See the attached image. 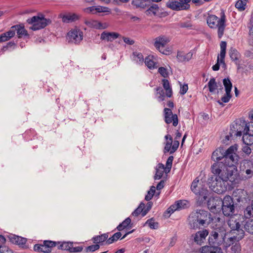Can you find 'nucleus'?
I'll list each match as a JSON object with an SVG mask.
<instances>
[{
  "mask_svg": "<svg viewBox=\"0 0 253 253\" xmlns=\"http://www.w3.org/2000/svg\"><path fill=\"white\" fill-rule=\"evenodd\" d=\"M215 175L209 179L210 188L215 193L222 194L227 190V181L233 182L236 178V166L225 167L222 163H214L211 166Z\"/></svg>",
  "mask_w": 253,
  "mask_h": 253,
  "instance_id": "1",
  "label": "nucleus"
},
{
  "mask_svg": "<svg viewBox=\"0 0 253 253\" xmlns=\"http://www.w3.org/2000/svg\"><path fill=\"white\" fill-rule=\"evenodd\" d=\"M237 146L236 145L230 146L224 151L222 147L216 149L212 154L211 159L215 163H222L226 168L230 166H236L238 159L236 154Z\"/></svg>",
  "mask_w": 253,
  "mask_h": 253,
  "instance_id": "2",
  "label": "nucleus"
},
{
  "mask_svg": "<svg viewBox=\"0 0 253 253\" xmlns=\"http://www.w3.org/2000/svg\"><path fill=\"white\" fill-rule=\"evenodd\" d=\"M228 236L226 230L223 226H219L214 228L210 234L209 243L210 245L216 246L227 249L234 242L232 238Z\"/></svg>",
  "mask_w": 253,
  "mask_h": 253,
  "instance_id": "3",
  "label": "nucleus"
},
{
  "mask_svg": "<svg viewBox=\"0 0 253 253\" xmlns=\"http://www.w3.org/2000/svg\"><path fill=\"white\" fill-rule=\"evenodd\" d=\"M189 224L192 229H198L208 225L212 220L211 214L208 211L200 210L193 211L189 215Z\"/></svg>",
  "mask_w": 253,
  "mask_h": 253,
  "instance_id": "4",
  "label": "nucleus"
},
{
  "mask_svg": "<svg viewBox=\"0 0 253 253\" xmlns=\"http://www.w3.org/2000/svg\"><path fill=\"white\" fill-rule=\"evenodd\" d=\"M207 23L211 29H217V35L221 38L223 34L226 27V16L223 11L221 12L219 18L213 14H208L206 18Z\"/></svg>",
  "mask_w": 253,
  "mask_h": 253,
  "instance_id": "5",
  "label": "nucleus"
},
{
  "mask_svg": "<svg viewBox=\"0 0 253 253\" xmlns=\"http://www.w3.org/2000/svg\"><path fill=\"white\" fill-rule=\"evenodd\" d=\"M228 225L231 229V236L232 238V240L235 243L236 241H239L245 236V232L241 228L240 222L234 218H231L228 221Z\"/></svg>",
  "mask_w": 253,
  "mask_h": 253,
  "instance_id": "6",
  "label": "nucleus"
},
{
  "mask_svg": "<svg viewBox=\"0 0 253 253\" xmlns=\"http://www.w3.org/2000/svg\"><path fill=\"white\" fill-rule=\"evenodd\" d=\"M191 189L193 193L199 196V200L202 203L207 200L210 194L203 183L200 182L197 178L192 182Z\"/></svg>",
  "mask_w": 253,
  "mask_h": 253,
  "instance_id": "7",
  "label": "nucleus"
},
{
  "mask_svg": "<svg viewBox=\"0 0 253 253\" xmlns=\"http://www.w3.org/2000/svg\"><path fill=\"white\" fill-rule=\"evenodd\" d=\"M27 22L32 26L31 29L34 31L38 30L45 27L50 23L49 19L45 18L43 15L35 16L27 19Z\"/></svg>",
  "mask_w": 253,
  "mask_h": 253,
  "instance_id": "8",
  "label": "nucleus"
},
{
  "mask_svg": "<svg viewBox=\"0 0 253 253\" xmlns=\"http://www.w3.org/2000/svg\"><path fill=\"white\" fill-rule=\"evenodd\" d=\"M235 208V204L231 196L227 195L222 199L221 210L225 216H230L234 214Z\"/></svg>",
  "mask_w": 253,
  "mask_h": 253,
  "instance_id": "9",
  "label": "nucleus"
},
{
  "mask_svg": "<svg viewBox=\"0 0 253 253\" xmlns=\"http://www.w3.org/2000/svg\"><path fill=\"white\" fill-rule=\"evenodd\" d=\"M247 132V123L244 120H239L231 126L230 135L241 136Z\"/></svg>",
  "mask_w": 253,
  "mask_h": 253,
  "instance_id": "10",
  "label": "nucleus"
},
{
  "mask_svg": "<svg viewBox=\"0 0 253 253\" xmlns=\"http://www.w3.org/2000/svg\"><path fill=\"white\" fill-rule=\"evenodd\" d=\"M169 42V39L165 36H160L155 39L154 45L155 47L164 54H168L169 51L166 49V46Z\"/></svg>",
  "mask_w": 253,
  "mask_h": 253,
  "instance_id": "11",
  "label": "nucleus"
},
{
  "mask_svg": "<svg viewBox=\"0 0 253 253\" xmlns=\"http://www.w3.org/2000/svg\"><path fill=\"white\" fill-rule=\"evenodd\" d=\"M166 5L169 8L176 11L187 10L190 8V4L183 0H169L166 2Z\"/></svg>",
  "mask_w": 253,
  "mask_h": 253,
  "instance_id": "12",
  "label": "nucleus"
},
{
  "mask_svg": "<svg viewBox=\"0 0 253 253\" xmlns=\"http://www.w3.org/2000/svg\"><path fill=\"white\" fill-rule=\"evenodd\" d=\"M222 199L218 197H211L207 201L209 210L213 212H217L221 210Z\"/></svg>",
  "mask_w": 253,
  "mask_h": 253,
  "instance_id": "13",
  "label": "nucleus"
},
{
  "mask_svg": "<svg viewBox=\"0 0 253 253\" xmlns=\"http://www.w3.org/2000/svg\"><path fill=\"white\" fill-rule=\"evenodd\" d=\"M67 38L69 42L77 44L83 40V33L79 29L72 30L68 32Z\"/></svg>",
  "mask_w": 253,
  "mask_h": 253,
  "instance_id": "14",
  "label": "nucleus"
},
{
  "mask_svg": "<svg viewBox=\"0 0 253 253\" xmlns=\"http://www.w3.org/2000/svg\"><path fill=\"white\" fill-rule=\"evenodd\" d=\"M164 117L165 121L167 124L172 123L174 126H177L178 123L177 116L176 114H173L171 109L167 108L164 109Z\"/></svg>",
  "mask_w": 253,
  "mask_h": 253,
  "instance_id": "15",
  "label": "nucleus"
},
{
  "mask_svg": "<svg viewBox=\"0 0 253 253\" xmlns=\"http://www.w3.org/2000/svg\"><path fill=\"white\" fill-rule=\"evenodd\" d=\"M189 202L187 200H179L170 206L167 210V212L169 213H172L176 210H180L187 208Z\"/></svg>",
  "mask_w": 253,
  "mask_h": 253,
  "instance_id": "16",
  "label": "nucleus"
},
{
  "mask_svg": "<svg viewBox=\"0 0 253 253\" xmlns=\"http://www.w3.org/2000/svg\"><path fill=\"white\" fill-rule=\"evenodd\" d=\"M209 233V231L207 229H203L198 231L193 235L194 242L198 245H202L204 243Z\"/></svg>",
  "mask_w": 253,
  "mask_h": 253,
  "instance_id": "17",
  "label": "nucleus"
},
{
  "mask_svg": "<svg viewBox=\"0 0 253 253\" xmlns=\"http://www.w3.org/2000/svg\"><path fill=\"white\" fill-rule=\"evenodd\" d=\"M250 165H252L251 163L248 161H244L241 165L240 170L246 174V179L251 178L253 175V167H250Z\"/></svg>",
  "mask_w": 253,
  "mask_h": 253,
  "instance_id": "18",
  "label": "nucleus"
},
{
  "mask_svg": "<svg viewBox=\"0 0 253 253\" xmlns=\"http://www.w3.org/2000/svg\"><path fill=\"white\" fill-rule=\"evenodd\" d=\"M120 34L116 32H103L100 36V39L102 41L107 42H112L120 37Z\"/></svg>",
  "mask_w": 253,
  "mask_h": 253,
  "instance_id": "19",
  "label": "nucleus"
},
{
  "mask_svg": "<svg viewBox=\"0 0 253 253\" xmlns=\"http://www.w3.org/2000/svg\"><path fill=\"white\" fill-rule=\"evenodd\" d=\"M10 29L14 32V36L16 32L18 38L28 36V32L23 26L20 25H14L12 26Z\"/></svg>",
  "mask_w": 253,
  "mask_h": 253,
  "instance_id": "20",
  "label": "nucleus"
},
{
  "mask_svg": "<svg viewBox=\"0 0 253 253\" xmlns=\"http://www.w3.org/2000/svg\"><path fill=\"white\" fill-rule=\"evenodd\" d=\"M8 238L12 243L21 247L24 246L27 242L26 238L15 235H10L8 236Z\"/></svg>",
  "mask_w": 253,
  "mask_h": 253,
  "instance_id": "21",
  "label": "nucleus"
},
{
  "mask_svg": "<svg viewBox=\"0 0 253 253\" xmlns=\"http://www.w3.org/2000/svg\"><path fill=\"white\" fill-rule=\"evenodd\" d=\"M202 253H223L221 248L218 246L210 245L203 247Z\"/></svg>",
  "mask_w": 253,
  "mask_h": 253,
  "instance_id": "22",
  "label": "nucleus"
},
{
  "mask_svg": "<svg viewBox=\"0 0 253 253\" xmlns=\"http://www.w3.org/2000/svg\"><path fill=\"white\" fill-rule=\"evenodd\" d=\"M144 62L145 65L150 70L154 69L158 67L156 58L154 56L149 55L146 57Z\"/></svg>",
  "mask_w": 253,
  "mask_h": 253,
  "instance_id": "23",
  "label": "nucleus"
},
{
  "mask_svg": "<svg viewBox=\"0 0 253 253\" xmlns=\"http://www.w3.org/2000/svg\"><path fill=\"white\" fill-rule=\"evenodd\" d=\"M229 55L231 59L235 62L236 65H239V59L240 57V54L236 49L231 47L229 51Z\"/></svg>",
  "mask_w": 253,
  "mask_h": 253,
  "instance_id": "24",
  "label": "nucleus"
},
{
  "mask_svg": "<svg viewBox=\"0 0 253 253\" xmlns=\"http://www.w3.org/2000/svg\"><path fill=\"white\" fill-rule=\"evenodd\" d=\"M85 24L89 27L96 29H104L107 28L106 24H103L96 20H90L86 21Z\"/></svg>",
  "mask_w": 253,
  "mask_h": 253,
  "instance_id": "25",
  "label": "nucleus"
},
{
  "mask_svg": "<svg viewBox=\"0 0 253 253\" xmlns=\"http://www.w3.org/2000/svg\"><path fill=\"white\" fill-rule=\"evenodd\" d=\"M220 57L219 60L220 63L223 65V66H225V63L224 62V58L226 54V42L224 41H222L220 44Z\"/></svg>",
  "mask_w": 253,
  "mask_h": 253,
  "instance_id": "26",
  "label": "nucleus"
},
{
  "mask_svg": "<svg viewBox=\"0 0 253 253\" xmlns=\"http://www.w3.org/2000/svg\"><path fill=\"white\" fill-rule=\"evenodd\" d=\"M164 171H165V166L163 164L159 163L156 168V173L154 177V179H160L163 175Z\"/></svg>",
  "mask_w": 253,
  "mask_h": 253,
  "instance_id": "27",
  "label": "nucleus"
},
{
  "mask_svg": "<svg viewBox=\"0 0 253 253\" xmlns=\"http://www.w3.org/2000/svg\"><path fill=\"white\" fill-rule=\"evenodd\" d=\"M193 53L189 52L187 53H184L183 52H178L177 58L180 62H186L189 61L192 57Z\"/></svg>",
  "mask_w": 253,
  "mask_h": 253,
  "instance_id": "28",
  "label": "nucleus"
},
{
  "mask_svg": "<svg viewBox=\"0 0 253 253\" xmlns=\"http://www.w3.org/2000/svg\"><path fill=\"white\" fill-rule=\"evenodd\" d=\"M108 235L107 233H104L101 235L95 236L92 238V241L95 244H100L103 245V243L106 242L108 239Z\"/></svg>",
  "mask_w": 253,
  "mask_h": 253,
  "instance_id": "29",
  "label": "nucleus"
},
{
  "mask_svg": "<svg viewBox=\"0 0 253 253\" xmlns=\"http://www.w3.org/2000/svg\"><path fill=\"white\" fill-rule=\"evenodd\" d=\"M163 86L166 90V95L168 97H171L172 95V89L170 86L169 83L167 79L162 80Z\"/></svg>",
  "mask_w": 253,
  "mask_h": 253,
  "instance_id": "30",
  "label": "nucleus"
},
{
  "mask_svg": "<svg viewBox=\"0 0 253 253\" xmlns=\"http://www.w3.org/2000/svg\"><path fill=\"white\" fill-rule=\"evenodd\" d=\"M243 141L245 144L247 145H251L253 144V133H251L249 132H247L243 135Z\"/></svg>",
  "mask_w": 253,
  "mask_h": 253,
  "instance_id": "31",
  "label": "nucleus"
},
{
  "mask_svg": "<svg viewBox=\"0 0 253 253\" xmlns=\"http://www.w3.org/2000/svg\"><path fill=\"white\" fill-rule=\"evenodd\" d=\"M13 36L14 32L10 29L8 31L0 35V42L7 41Z\"/></svg>",
  "mask_w": 253,
  "mask_h": 253,
  "instance_id": "32",
  "label": "nucleus"
},
{
  "mask_svg": "<svg viewBox=\"0 0 253 253\" xmlns=\"http://www.w3.org/2000/svg\"><path fill=\"white\" fill-rule=\"evenodd\" d=\"M165 138L167 140L165 147L164 148V153L169 152L170 151L171 145L172 144V138L170 135H167L165 136Z\"/></svg>",
  "mask_w": 253,
  "mask_h": 253,
  "instance_id": "33",
  "label": "nucleus"
},
{
  "mask_svg": "<svg viewBox=\"0 0 253 253\" xmlns=\"http://www.w3.org/2000/svg\"><path fill=\"white\" fill-rule=\"evenodd\" d=\"M133 59L138 64H142L144 62V57L141 53L134 52L133 53Z\"/></svg>",
  "mask_w": 253,
  "mask_h": 253,
  "instance_id": "34",
  "label": "nucleus"
},
{
  "mask_svg": "<svg viewBox=\"0 0 253 253\" xmlns=\"http://www.w3.org/2000/svg\"><path fill=\"white\" fill-rule=\"evenodd\" d=\"M121 236H122V233L120 232H118L115 233L114 234H113V235L111 237L108 238L107 240V241L105 243V244L106 245H110L115 242H116L120 238Z\"/></svg>",
  "mask_w": 253,
  "mask_h": 253,
  "instance_id": "35",
  "label": "nucleus"
},
{
  "mask_svg": "<svg viewBox=\"0 0 253 253\" xmlns=\"http://www.w3.org/2000/svg\"><path fill=\"white\" fill-rule=\"evenodd\" d=\"M48 253L51 252L53 247L60 244V242H54L49 240H45L43 242Z\"/></svg>",
  "mask_w": 253,
  "mask_h": 253,
  "instance_id": "36",
  "label": "nucleus"
},
{
  "mask_svg": "<svg viewBox=\"0 0 253 253\" xmlns=\"http://www.w3.org/2000/svg\"><path fill=\"white\" fill-rule=\"evenodd\" d=\"M244 228L247 232L253 234V219L247 220L244 225Z\"/></svg>",
  "mask_w": 253,
  "mask_h": 253,
  "instance_id": "37",
  "label": "nucleus"
},
{
  "mask_svg": "<svg viewBox=\"0 0 253 253\" xmlns=\"http://www.w3.org/2000/svg\"><path fill=\"white\" fill-rule=\"evenodd\" d=\"M72 244L73 242H60V244H58L59 245L58 246V249L69 252Z\"/></svg>",
  "mask_w": 253,
  "mask_h": 253,
  "instance_id": "38",
  "label": "nucleus"
},
{
  "mask_svg": "<svg viewBox=\"0 0 253 253\" xmlns=\"http://www.w3.org/2000/svg\"><path fill=\"white\" fill-rule=\"evenodd\" d=\"M244 216L246 218H250L251 217L253 216V204H252L251 205L248 206L245 209L244 211Z\"/></svg>",
  "mask_w": 253,
  "mask_h": 253,
  "instance_id": "39",
  "label": "nucleus"
},
{
  "mask_svg": "<svg viewBox=\"0 0 253 253\" xmlns=\"http://www.w3.org/2000/svg\"><path fill=\"white\" fill-rule=\"evenodd\" d=\"M248 0H239L235 4V7L240 11H244L246 9Z\"/></svg>",
  "mask_w": 253,
  "mask_h": 253,
  "instance_id": "40",
  "label": "nucleus"
},
{
  "mask_svg": "<svg viewBox=\"0 0 253 253\" xmlns=\"http://www.w3.org/2000/svg\"><path fill=\"white\" fill-rule=\"evenodd\" d=\"M208 87L210 92H213L217 87L215 79L212 78L210 79L208 83Z\"/></svg>",
  "mask_w": 253,
  "mask_h": 253,
  "instance_id": "41",
  "label": "nucleus"
},
{
  "mask_svg": "<svg viewBox=\"0 0 253 253\" xmlns=\"http://www.w3.org/2000/svg\"><path fill=\"white\" fill-rule=\"evenodd\" d=\"M223 84L225 87V92L231 93V89L232 87V84L229 78H225L223 80Z\"/></svg>",
  "mask_w": 253,
  "mask_h": 253,
  "instance_id": "42",
  "label": "nucleus"
},
{
  "mask_svg": "<svg viewBox=\"0 0 253 253\" xmlns=\"http://www.w3.org/2000/svg\"><path fill=\"white\" fill-rule=\"evenodd\" d=\"M130 218L129 217H127L117 226V229L119 231H122L128 226L130 223Z\"/></svg>",
  "mask_w": 253,
  "mask_h": 253,
  "instance_id": "43",
  "label": "nucleus"
},
{
  "mask_svg": "<svg viewBox=\"0 0 253 253\" xmlns=\"http://www.w3.org/2000/svg\"><path fill=\"white\" fill-rule=\"evenodd\" d=\"M34 250L35 251L38 252H42L44 253H49L46 247L43 243V244H36L34 247Z\"/></svg>",
  "mask_w": 253,
  "mask_h": 253,
  "instance_id": "44",
  "label": "nucleus"
},
{
  "mask_svg": "<svg viewBox=\"0 0 253 253\" xmlns=\"http://www.w3.org/2000/svg\"><path fill=\"white\" fill-rule=\"evenodd\" d=\"M144 208L145 204L143 203H141L138 207L132 212L131 215L134 216H137L141 213H142Z\"/></svg>",
  "mask_w": 253,
  "mask_h": 253,
  "instance_id": "45",
  "label": "nucleus"
},
{
  "mask_svg": "<svg viewBox=\"0 0 253 253\" xmlns=\"http://www.w3.org/2000/svg\"><path fill=\"white\" fill-rule=\"evenodd\" d=\"M239 241L235 242L231 248V251L229 253H240L241 251V248L240 244L238 243Z\"/></svg>",
  "mask_w": 253,
  "mask_h": 253,
  "instance_id": "46",
  "label": "nucleus"
},
{
  "mask_svg": "<svg viewBox=\"0 0 253 253\" xmlns=\"http://www.w3.org/2000/svg\"><path fill=\"white\" fill-rule=\"evenodd\" d=\"M157 90V95L159 101H162L165 100L166 95L165 94L164 90L161 87H158Z\"/></svg>",
  "mask_w": 253,
  "mask_h": 253,
  "instance_id": "47",
  "label": "nucleus"
},
{
  "mask_svg": "<svg viewBox=\"0 0 253 253\" xmlns=\"http://www.w3.org/2000/svg\"><path fill=\"white\" fill-rule=\"evenodd\" d=\"M179 26L182 28H186L187 29H193V25L190 21L187 20L186 21L180 22L179 23Z\"/></svg>",
  "mask_w": 253,
  "mask_h": 253,
  "instance_id": "48",
  "label": "nucleus"
},
{
  "mask_svg": "<svg viewBox=\"0 0 253 253\" xmlns=\"http://www.w3.org/2000/svg\"><path fill=\"white\" fill-rule=\"evenodd\" d=\"M156 191V187L154 186H152L150 187V190L148 191L147 194L145 196V200L149 201H150L153 197L155 192Z\"/></svg>",
  "mask_w": 253,
  "mask_h": 253,
  "instance_id": "49",
  "label": "nucleus"
},
{
  "mask_svg": "<svg viewBox=\"0 0 253 253\" xmlns=\"http://www.w3.org/2000/svg\"><path fill=\"white\" fill-rule=\"evenodd\" d=\"M173 160V157L172 156H170L168 158L166 163V166L165 167V172L166 173L170 171L171 168Z\"/></svg>",
  "mask_w": 253,
  "mask_h": 253,
  "instance_id": "50",
  "label": "nucleus"
},
{
  "mask_svg": "<svg viewBox=\"0 0 253 253\" xmlns=\"http://www.w3.org/2000/svg\"><path fill=\"white\" fill-rule=\"evenodd\" d=\"M145 224H147L151 229H155L158 227V223L155 222L153 218L147 220Z\"/></svg>",
  "mask_w": 253,
  "mask_h": 253,
  "instance_id": "51",
  "label": "nucleus"
},
{
  "mask_svg": "<svg viewBox=\"0 0 253 253\" xmlns=\"http://www.w3.org/2000/svg\"><path fill=\"white\" fill-rule=\"evenodd\" d=\"M100 248V246L98 244H95V245H92L91 246H89L85 248L86 252H93L97 250H98Z\"/></svg>",
  "mask_w": 253,
  "mask_h": 253,
  "instance_id": "52",
  "label": "nucleus"
},
{
  "mask_svg": "<svg viewBox=\"0 0 253 253\" xmlns=\"http://www.w3.org/2000/svg\"><path fill=\"white\" fill-rule=\"evenodd\" d=\"M232 95L230 92H226L225 94L221 97V100L223 103H227L229 101Z\"/></svg>",
  "mask_w": 253,
  "mask_h": 253,
  "instance_id": "53",
  "label": "nucleus"
},
{
  "mask_svg": "<svg viewBox=\"0 0 253 253\" xmlns=\"http://www.w3.org/2000/svg\"><path fill=\"white\" fill-rule=\"evenodd\" d=\"M179 145V142L178 140L174 141L172 145H171V149H170V154H173L176 151V150L178 148Z\"/></svg>",
  "mask_w": 253,
  "mask_h": 253,
  "instance_id": "54",
  "label": "nucleus"
},
{
  "mask_svg": "<svg viewBox=\"0 0 253 253\" xmlns=\"http://www.w3.org/2000/svg\"><path fill=\"white\" fill-rule=\"evenodd\" d=\"M96 11L97 14V13L109 12V8L107 7L97 6H96Z\"/></svg>",
  "mask_w": 253,
  "mask_h": 253,
  "instance_id": "55",
  "label": "nucleus"
},
{
  "mask_svg": "<svg viewBox=\"0 0 253 253\" xmlns=\"http://www.w3.org/2000/svg\"><path fill=\"white\" fill-rule=\"evenodd\" d=\"M84 11L86 13L96 14V6H92L85 8Z\"/></svg>",
  "mask_w": 253,
  "mask_h": 253,
  "instance_id": "56",
  "label": "nucleus"
},
{
  "mask_svg": "<svg viewBox=\"0 0 253 253\" xmlns=\"http://www.w3.org/2000/svg\"><path fill=\"white\" fill-rule=\"evenodd\" d=\"M159 7L157 5L151 6L148 10L149 13H152L154 15L156 14L158 11Z\"/></svg>",
  "mask_w": 253,
  "mask_h": 253,
  "instance_id": "57",
  "label": "nucleus"
},
{
  "mask_svg": "<svg viewBox=\"0 0 253 253\" xmlns=\"http://www.w3.org/2000/svg\"><path fill=\"white\" fill-rule=\"evenodd\" d=\"M83 248L82 247H73V244L72 245L70 250L69 251L70 253H79L83 251Z\"/></svg>",
  "mask_w": 253,
  "mask_h": 253,
  "instance_id": "58",
  "label": "nucleus"
},
{
  "mask_svg": "<svg viewBox=\"0 0 253 253\" xmlns=\"http://www.w3.org/2000/svg\"><path fill=\"white\" fill-rule=\"evenodd\" d=\"M159 73L164 78H166L168 76L167 70L164 67H160L158 69Z\"/></svg>",
  "mask_w": 253,
  "mask_h": 253,
  "instance_id": "59",
  "label": "nucleus"
},
{
  "mask_svg": "<svg viewBox=\"0 0 253 253\" xmlns=\"http://www.w3.org/2000/svg\"><path fill=\"white\" fill-rule=\"evenodd\" d=\"M152 203L151 202H149L146 205V207L145 209H144V211L142 212V216H145L147 213L150 210L152 207Z\"/></svg>",
  "mask_w": 253,
  "mask_h": 253,
  "instance_id": "60",
  "label": "nucleus"
},
{
  "mask_svg": "<svg viewBox=\"0 0 253 253\" xmlns=\"http://www.w3.org/2000/svg\"><path fill=\"white\" fill-rule=\"evenodd\" d=\"M0 253H13L12 250L5 246H2L0 249Z\"/></svg>",
  "mask_w": 253,
  "mask_h": 253,
  "instance_id": "61",
  "label": "nucleus"
},
{
  "mask_svg": "<svg viewBox=\"0 0 253 253\" xmlns=\"http://www.w3.org/2000/svg\"><path fill=\"white\" fill-rule=\"evenodd\" d=\"M188 89V87L187 84H184L183 85L181 84L180 85V90L179 93L181 95H184L186 93Z\"/></svg>",
  "mask_w": 253,
  "mask_h": 253,
  "instance_id": "62",
  "label": "nucleus"
},
{
  "mask_svg": "<svg viewBox=\"0 0 253 253\" xmlns=\"http://www.w3.org/2000/svg\"><path fill=\"white\" fill-rule=\"evenodd\" d=\"M77 17L76 15L73 14V15H68L66 16H64L63 17V20L64 22L66 21H73Z\"/></svg>",
  "mask_w": 253,
  "mask_h": 253,
  "instance_id": "63",
  "label": "nucleus"
},
{
  "mask_svg": "<svg viewBox=\"0 0 253 253\" xmlns=\"http://www.w3.org/2000/svg\"><path fill=\"white\" fill-rule=\"evenodd\" d=\"M247 131L251 133H253V123H247Z\"/></svg>",
  "mask_w": 253,
  "mask_h": 253,
  "instance_id": "64",
  "label": "nucleus"
}]
</instances>
